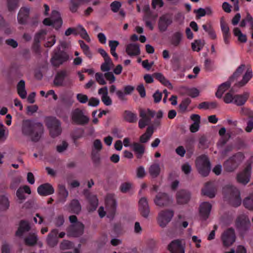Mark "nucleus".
I'll use <instances>...</instances> for the list:
<instances>
[{
	"label": "nucleus",
	"mask_w": 253,
	"mask_h": 253,
	"mask_svg": "<svg viewBox=\"0 0 253 253\" xmlns=\"http://www.w3.org/2000/svg\"><path fill=\"white\" fill-rule=\"evenodd\" d=\"M22 132L24 135L30 136L33 141H37L43 132V126L41 123L26 120L23 122Z\"/></svg>",
	"instance_id": "f257e3e1"
},
{
	"label": "nucleus",
	"mask_w": 253,
	"mask_h": 253,
	"mask_svg": "<svg viewBox=\"0 0 253 253\" xmlns=\"http://www.w3.org/2000/svg\"><path fill=\"white\" fill-rule=\"evenodd\" d=\"M69 220L71 225L67 229L68 236L78 237L82 235L84 229L83 224L78 221L77 217L75 215L70 216Z\"/></svg>",
	"instance_id": "f03ea898"
},
{
	"label": "nucleus",
	"mask_w": 253,
	"mask_h": 253,
	"mask_svg": "<svg viewBox=\"0 0 253 253\" xmlns=\"http://www.w3.org/2000/svg\"><path fill=\"white\" fill-rule=\"evenodd\" d=\"M244 159V155L241 153H238L224 162V168L227 171L232 172L238 167Z\"/></svg>",
	"instance_id": "7ed1b4c3"
},
{
	"label": "nucleus",
	"mask_w": 253,
	"mask_h": 253,
	"mask_svg": "<svg viewBox=\"0 0 253 253\" xmlns=\"http://www.w3.org/2000/svg\"><path fill=\"white\" fill-rule=\"evenodd\" d=\"M196 166L199 173L203 176H207L211 170L209 160L207 156L203 155L197 158Z\"/></svg>",
	"instance_id": "20e7f679"
},
{
	"label": "nucleus",
	"mask_w": 253,
	"mask_h": 253,
	"mask_svg": "<svg viewBox=\"0 0 253 253\" xmlns=\"http://www.w3.org/2000/svg\"><path fill=\"white\" fill-rule=\"evenodd\" d=\"M46 124L52 137H55L60 134L62 130L60 123L57 119L54 117H48Z\"/></svg>",
	"instance_id": "39448f33"
},
{
	"label": "nucleus",
	"mask_w": 253,
	"mask_h": 253,
	"mask_svg": "<svg viewBox=\"0 0 253 253\" xmlns=\"http://www.w3.org/2000/svg\"><path fill=\"white\" fill-rule=\"evenodd\" d=\"M174 215L173 211L171 210H162L157 217V222L162 228H165L171 221Z\"/></svg>",
	"instance_id": "423d86ee"
},
{
	"label": "nucleus",
	"mask_w": 253,
	"mask_h": 253,
	"mask_svg": "<svg viewBox=\"0 0 253 253\" xmlns=\"http://www.w3.org/2000/svg\"><path fill=\"white\" fill-rule=\"evenodd\" d=\"M155 112L150 109L140 110L139 116L141 118L138 122V126L140 128H144L151 122V118L155 116Z\"/></svg>",
	"instance_id": "0eeeda50"
},
{
	"label": "nucleus",
	"mask_w": 253,
	"mask_h": 253,
	"mask_svg": "<svg viewBox=\"0 0 253 253\" xmlns=\"http://www.w3.org/2000/svg\"><path fill=\"white\" fill-rule=\"evenodd\" d=\"M236 235L234 229L229 228L225 230L221 235V240L223 246H231L236 241Z\"/></svg>",
	"instance_id": "6e6552de"
},
{
	"label": "nucleus",
	"mask_w": 253,
	"mask_h": 253,
	"mask_svg": "<svg viewBox=\"0 0 253 253\" xmlns=\"http://www.w3.org/2000/svg\"><path fill=\"white\" fill-rule=\"evenodd\" d=\"M43 23L45 25L52 26L56 29L60 28L62 24L60 14L56 10L52 12L51 18H45Z\"/></svg>",
	"instance_id": "1a4fd4ad"
},
{
	"label": "nucleus",
	"mask_w": 253,
	"mask_h": 253,
	"mask_svg": "<svg viewBox=\"0 0 253 253\" xmlns=\"http://www.w3.org/2000/svg\"><path fill=\"white\" fill-rule=\"evenodd\" d=\"M69 59V56L65 51L58 50L54 53L51 59V63L54 66H59Z\"/></svg>",
	"instance_id": "9d476101"
},
{
	"label": "nucleus",
	"mask_w": 253,
	"mask_h": 253,
	"mask_svg": "<svg viewBox=\"0 0 253 253\" xmlns=\"http://www.w3.org/2000/svg\"><path fill=\"white\" fill-rule=\"evenodd\" d=\"M155 204L160 207H167L172 203L171 199L165 193H158L154 199Z\"/></svg>",
	"instance_id": "9b49d317"
},
{
	"label": "nucleus",
	"mask_w": 253,
	"mask_h": 253,
	"mask_svg": "<svg viewBox=\"0 0 253 253\" xmlns=\"http://www.w3.org/2000/svg\"><path fill=\"white\" fill-rule=\"evenodd\" d=\"M251 171L252 167L251 165H249L237 174V180L238 182L243 185L247 184L250 181Z\"/></svg>",
	"instance_id": "f8f14e48"
},
{
	"label": "nucleus",
	"mask_w": 253,
	"mask_h": 253,
	"mask_svg": "<svg viewBox=\"0 0 253 253\" xmlns=\"http://www.w3.org/2000/svg\"><path fill=\"white\" fill-rule=\"evenodd\" d=\"M185 244L182 240L177 239L171 241L168 246V249L170 253H185Z\"/></svg>",
	"instance_id": "ddd939ff"
},
{
	"label": "nucleus",
	"mask_w": 253,
	"mask_h": 253,
	"mask_svg": "<svg viewBox=\"0 0 253 253\" xmlns=\"http://www.w3.org/2000/svg\"><path fill=\"white\" fill-rule=\"evenodd\" d=\"M107 205V217L110 220H113L116 215L117 207L116 200L113 198H108L106 201Z\"/></svg>",
	"instance_id": "4468645a"
},
{
	"label": "nucleus",
	"mask_w": 253,
	"mask_h": 253,
	"mask_svg": "<svg viewBox=\"0 0 253 253\" xmlns=\"http://www.w3.org/2000/svg\"><path fill=\"white\" fill-rule=\"evenodd\" d=\"M229 190L232 193V197L230 199V202L231 205L234 207L239 206L241 203V200L240 196V193L239 191L235 187L231 186H228L224 188V190Z\"/></svg>",
	"instance_id": "2eb2a0df"
},
{
	"label": "nucleus",
	"mask_w": 253,
	"mask_h": 253,
	"mask_svg": "<svg viewBox=\"0 0 253 253\" xmlns=\"http://www.w3.org/2000/svg\"><path fill=\"white\" fill-rule=\"evenodd\" d=\"M72 120L77 124H84L88 121V117L85 115L83 111L76 109L72 113Z\"/></svg>",
	"instance_id": "dca6fc26"
},
{
	"label": "nucleus",
	"mask_w": 253,
	"mask_h": 253,
	"mask_svg": "<svg viewBox=\"0 0 253 253\" xmlns=\"http://www.w3.org/2000/svg\"><path fill=\"white\" fill-rule=\"evenodd\" d=\"M172 17L169 14H165L160 17L158 27L160 31L165 32L172 23Z\"/></svg>",
	"instance_id": "f3484780"
},
{
	"label": "nucleus",
	"mask_w": 253,
	"mask_h": 253,
	"mask_svg": "<svg viewBox=\"0 0 253 253\" xmlns=\"http://www.w3.org/2000/svg\"><path fill=\"white\" fill-rule=\"evenodd\" d=\"M139 210L141 215L147 218L150 213V208L146 198L142 197L139 201Z\"/></svg>",
	"instance_id": "a211bd4d"
},
{
	"label": "nucleus",
	"mask_w": 253,
	"mask_h": 253,
	"mask_svg": "<svg viewBox=\"0 0 253 253\" xmlns=\"http://www.w3.org/2000/svg\"><path fill=\"white\" fill-rule=\"evenodd\" d=\"M98 94L100 96L101 101L106 106H110L112 104V101L108 95V88L104 86L98 89Z\"/></svg>",
	"instance_id": "6ab92c4d"
},
{
	"label": "nucleus",
	"mask_w": 253,
	"mask_h": 253,
	"mask_svg": "<svg viewBox=\"0 0 253 253\" xmlns=\"http://www.w3.org/2000/svg\"><path fill=\"white\" fill-rule=\"evenodd\" d=\"M216 192V188L213 182H208L205 184V187L202 189V193L204 195L212 198L215 197Z\"/></svg>",
	"instance_id": "aec40b11"
},
{
	"label": "nucleus",
	"mask_w": 253,
	"mask_h": 253,
	"mask_svg": "<svg viewBox=\"0 0 253 253\" xmlns=\"http://www.w3.org/2000/svg\"><path fill=\"white\" fill-rule=\"evenodd\" d=\"M253 77V73L252 69L248 68L245 74L242 77L241 81L236 84V85L238 87H242L245 86L248 82L252 79Z\"/></svg>",
	"instance_id": "412c9836"
},
{
	"label": "nucleus",
	"mask_w": 253,
	"mask_h": 253,
	"mask_svg": "<svg viewBox=\"0 0 253 253\" xmlns=\"http://www.w3.org/2000/svg\"><path fill=\"white\" fill-rule=\"evenodd\" d=\"M211 205L208 202H203L200 206V214L201 217L203 220L207 219L210 215Z\"/></svg>",
	"instance_id": "4be33fe9"
},
{
	"label": "nucleus",
	"mask_w": 253,
	"mask_h": 253,
	"mask_svg": "<svg viewBox=\"0 0 253 253\" xmlns=\"http://www.w3.org/2000/svg\"><path fill=\"white\" fill-rule=\"evenodd\" d=\"M40 195L47 196L54 193V189L49 183H45L39 186L37 189Z\"/></svg>",
	"instance_id": "5701e85b"
},
{
	"label": "nucleus",
	"mask_w": 253,
	"mask_h": 253,
	"mask_svg": "<svg viewBox=\"0 0 253 253\" xmlns=\"http://www.w3.org/2000/svg\"><path fill=\"white\" fill-rule=\"evenodd\" d=\"M126 51L130 56H136L140 54L139 45L136 43H129L126 46Z\"/></svg>",
	"instance_id": "b1692460"
},
{
	"label": "nucleus",
	"mask_w": 253,
	"mask_h": 253,
	"mask_svg": "<svg viewBox=\"0 0 253 253\" xmlns=\"http://www.w3.org/2000/svg\"><path fill=\"white\" fill-rule=\"evenodd\" d=\"M58 230L56 229H52L48 234L46 241L48 246L53 247L56 246L58 242Z\"/></svg>",
	"instance_id": "393cba45"
},
{
	"label": "nucleus",
	"mask_w": 253,
	"mask_h": 253,
	"mask_svg": "<svg viewBox=\"0 0 253 253\" xmlns=\"http://www.w3.org/2000/svg\"><path fill=\"white\" fill-rule=\"evenodd\" d=\"M31 228L30 223L26 221H21L19 227L16 233V235L19 237H22L25 235Z\"/></svg>",
	"instance_id": "a878e982"
},
{
	"label": "nucleus",
	"mask_w": 253,
	"mask_h": 253,
	"mask_svg": "<svg viewBox=\"0 0 253 253\" xmlns=\"http://www.w3.org/2000/svg\"><path fill=\"white\" fill-rule=\"evenodd\" d=\"M183 40V34L180 32H175L171 36L170 44L173 47H177L180 45Z\"/></svg>",
	"instance_id": "bb28decb"
},
{
	"label": "nucleus",
	"mask_w": 253,
	"mask_h": 253,
	"mask_svg": "<svg viewBox=\"0 0 253 253\" xmlns=\"http://www.w3.org/2000/svg\"><path fill=\"white\" fill-rule=\"evenodd\" d=\"M161 169L158 163H154L151 164L148 169V172L152 178L157 177L160 174Z\"/></svg>",
	"instance_id": "cd10ccee"
},
{
	"label": "nucleus",
	"mask_w": 253,
	"mask_h": 253,
	"mask_svg": "<svg viewBox=\"0 0 253 253\" xmlns=\"http://www.w3.org/2000/svg\"><path fill=\"white\" fill-rule=\"evenodd\" d=\"M190 197L189 192L184 190L178 191L176 195L177 201L180 204L187 203L189 201Z\"/></svg>",
	"instance_id": "c85d7f7f"
},
{
	"label": "nucleus",
	"mask_w": 253,
	"mask_h": 253,
	"mask_svg": "<svg viewBox=\"0 0 253 253\" xmlns=\"http://www.w3.org/2000/svg\"><path fill=\"white\" fill-rule=\"evenodd\" d=\"M69 195L68 191L64 185L59 184L58 185V195L59 201L61 202H64Z\"/></svg>",
	"instance_id": "c756f323"
},
{
	"label": "nucleus",
	"mask_w": 253,
	"mask_h": 253,
	"mask_svg": "<svg viewBox=\"0 0 253 253\" xmlns=\"http://www.w3.org/2000/svg\"><path fill=\"white\" fill-rule=\"evenodd\" d=\"M132 150L134 152L136 157L140 159L145 152V147L143 145L138 143H133L131 146Z\"/></svg>",
	"instance_id": "7c9ffc66"
},
{
	"label": "nucleus",
	"mask_w": 253,
	"mask_h": 253,
	"mask_svg": "<svg viewBox=\"0 0 253 253\" xmlns=\"http://www.w3.org/2000/svg\"><path fill=\"white\" fill-rule=\"evenodd\" d=\"M30 12V8L28 7H22L18 14L17 19L19 23H24L27 18Z\"/></svg>",
	"instance_id": "2f4dec72"
},
{
	"label": "nucleus",
	"mask_w": 253,
	"mask_h": 253,
	"mask_svg": "<svg viewBox=\"0 0 253 253\" xmlns=\"http://www.w3.org/2000/svg\"><path fill=\"white\" fill-rule=\"evenodd\" d=\"M232 81L230 79L227 82L222 84L218 87L216 93V96L218 98H221L223 93L230 86Z\"/></svg>",
	"instance_id": "473e14b6"
},
{
	"label": "nucleus",
	"mask_w": 253,
	"mask_h": 253,
	"mask_svg": "<svg viewBox=\"0 0 253 253\" xmlns=\"http://www.w3.org/2000/svg\"><path fill=\"white\" fill-rule=\"evenodd\" d=\"M67 76V72L65 71L59 72L54 80V83L56 85H62L64 83L65 79Z\"/></svg>",
	"instance_id": "72a5a7b5"
},
{
	"label": "nucleus",
	"mask_w": 253,
	"mask_h": 253,
	"mask_svg": "<svg viewBox=\"0 0 253 253\" xmlns=\"http://www.w3.org/2000/svg\"><path fill=\"white\" fill-rule=\"evenodd\" d=\"M17 92L19 95L22 99H24L27 96V91L25 89V84L23 80H21L17 86Z\"/></svg>",
	"instance_id": "f704fd0d"
},
{
	"label": "nucleus",
	"mask_w": 253,
	"mask_h": 253,
	"mask_svg": "<svg viewBox=\"0 0 253 253\" xmlns=\"http://www.w3.org/2000/svg\"><path fill=\"white\" fill-rule=\"evenodd\" d=\"M250 220L245 214L240 215L237 219L236 225L239 227H242L250 224Z\"/></svg>",
	"instance_id": "c9c22d12"
},
{
	"label": "nucleus",
	"mask_w": 253,
	"mask_h": 253,
	"mask_svg": "<svg viewBox=\"0 0 253 253\" xmlns=\"http://www.w3.org/2000/svg\"><path fill=\"white\" fill-rule=\"evenodd\" d=\"M249 94L246 93L243 95H237L234 96V102L235 104L241 106L245 104L248 97Z\"/></svg>",
	"instance_id": "e433bc0d"
},
{
	"label": "nucleus",
	"mask_w": 253,
	"mask_h": 253,
	"mask_svg": "<svg viewBox=\"0 0 253 253\" xmlns=\"http://www.w3.org/2000/svg\"><path fill=\"white\" fill-rule=\"evenodd\" d=\"M153 133V128L152 126H149L145 133L142 134L140 137V141L141 143H146L147 142Z\"/></svg>",
	"instance_id": "4c0bfd02"
},
{
	"label": "nucleus",
	"mask_w": 253,
	"mask_h": 253,
	"mask_svg": "<svg viewBox=\"0 0 253 253\" xmlns=\"http://www.w3.org/2000/svg\"><path fill=\"white\" fill-rule=\"evenodd\" d=\"M124 117L126 122L131 123L136 122L137 118L136 114L129 111L125 112Z\"/></svg>",
	"instance_id": "58836bf2"
},
{
	"label": "nucleus",
	"mask_w": 253,
	"mask_h": 253,
	"mask_svg": "<svg viewBox=\"0 0 253 253\" xmlns=\"http://www.w3.org/2000/svg\"><path fill=\"white\" fill-rule=\"evenodd\" d=\"M154 76L163 84L168 87L172 88V85L171 83L163 76L162 74L160 73H157L154 74Z\"/></svg>",
	"instance_id": "ea45409f"
},
{
	"label": "nucleus",
	"mask_w": 253,
	"mask_h": 253,
	"mask_svg": "<svg viewBox=\"0 0 253 253\" xmlns=\"http://www.w3.org/2000/svg\"><path fill=\"white\" fill-rule=\"evenodd\" d=\"M194 12L197 14V16L199 18L205 16L206 14L211 15L212 13V10L210 7H207L205 9L199 8L197 10H194Z\"/></svg>",
	"instance_id": "a19ab883"
},
{
	"label": "nucleus",
	"mask_w": 253,
	"mask_h": 253,
	"mask_svg": "<svg viewBox=\"0 0 253 253\" xmlns=\"http://www.w3.org/2000/svg\"><path fill=\"white\" fill-rule=\"evenodd\" d=\"M9 202L6 195L0 196V210L5 211L8 209Z\"/></svg>",
	"instance_id": "79ce46f5"
},
{
	"label": "nucleus",
	"mask_w": 253,
	"mask_h": 253,
	"mask_svg": "<svg viewBox=\"0 0 253 253\" xmlns=\"http://www.w3.org/2000/svg\"><path fill=\"white\" fill-rule=\"evenodd\" d=\"M245 65L241 64L240 65L233 73V75L229 78L230 80H231L232 82L234 79H237L241 76V75L243 74L244 71L245 70Z\"/></svg>",
	"instance_id": "37998d69"
},
{
	"label": "nucleus",
	"mask_w": 253,
	"mask_h": 253,
	"mask_svg": "<svg viewBox=\"0 0 253 253\" xmlns=\"http://www.w3.org/2000/svg\"><path fill=\"white\" fill-rule=\"evenodd\" d=\"M233 34L238 38L239 41L242 42H246L247 41L246 36L243 34L239 28H235L233 29Z\"/></svg>",
	"instance_id": "c03bdc74"
},
{
	"label": "nucleus",
	"mask_w": 253,
	"mask_h": 253,
	"mask_svg": "<svg viewBox=\"0 0 253 253\" xmlns=\"http://www.w3.org/2000/svg\"><path fill=\"white\" fill-rule=\"evenodd\" d=\"M80 35L82 38L84 39L87 42H89L90 39L86 31L81 25L77 26L76 35Z\"/></svg>",
	"instance_id": "a18cd8bd"
},
{
	"label": "nucleus",
	"mask_w": 253,
	"mask_h": 253,
	"mask_svg": "<svg viewBox=\"0 0 253 253\" xmlns=\"http://www.w3.org/2000/svg\"><path fill=\"white\" fill-rule=\"evenodd\" d=\"M38 240V236L36 233L30 234L28 237L25 239V242L28 245H34Z\"/></svg>",
	"instance_id": "49530a36"
},
{
	"label": "nucleus",
	"mask_w": 253,
	"mask_h": 253,
	"mask_svg": "<svg viewBox=\"0 0 253 253\" xmlns=\"http://www.w3.org/2000/svg\"><path fill=\"white\" fill-rule=\"evenodd\" d=\"M245 207L250 211H253V195L246 197L243 201Z\"/></svg>",
	"instance_id": "de8ad7c7"
},
{
	"label": "nucleus",
	"mask_w": 253,
	"mask_h": 253,
	"mask_svg": "<svg viewBox=\"0 0 253 253\" xmlns=\"http://www.w3.org/2000/svg\"><path fill=\"white\" fill-rule=\"evenodd\" d=\"M204 45V41L196 40L192 43V48L194 51H199L203 48Z\"/></svg>",
	"instance_id": "09e8293b"
},
{
	"label": "nucleus",
	"mask_w": 253,
	"mask_h": 253,
	"mask_svg": "<svg viewBox=\"0 0 253 253\" xmlns=\"http://www.w3.org/2000/svg\"><path fill=\"white\" fill-rule=\"evenodd\" d=\"M113 65L112 62L110 58L104 59V62L102 64L101 69L102 71L105 72L110 70Z\"/></svg>",
	"instance_id": "8fccbe9b"
},
{
	"label": "nucleus",
	"mask_w": 253,
	"mask_h": 253,
	"mask_svg": "<svg viewBox=\"0 0 253 253\" xmlns=\"http://www.w3.org/2000/svg\"><path fill=\"white\" fill-rule=\"evenodd\" d=\"M68 147V143L66 141H62L56 146V150L58 153H61L65 151Z\"/></svg>",
	"instance_id": "3c124183"
},
{
	"label": "nucleus",
	"mask_w": 253,
	"mask_h": 253,
	"mask_svg": "<svg viewBox=\"0 0 253 253\" xmlns=\"http://www.w3.org/2000/svg\"><path fill=\"white\" fill-rule=\"evenodd\" d=\"M136 177L138 178H144L146 174L144 167L141 166L137 168L136 169Z\"/></svg>",
	"instance_id": "603ef678"
},
{
	"label": "nucleus",
	"mask_w": 253,
	"mask_h": 253,
	"mask_svg": "<svg viewBox=\"0 0 253 253\" xmlns=\"http://www.w3.org/2000/svg\"><path fill=\"white\" fill-rule=\"evenodd\" d=\"M71 210L73 212L78 213L81 210V206L78 201L74 200L71 203Z\"/></svg>",
	"instance_id": "864d4df0"
},
{
	"label": "nucleus",
	"mask_w": 253,
	"mask_h": 253,
	"mask_svg": "<svg viewBox=\"0 0 253 253\" xmlns=\"http://www.w3.org/2000/svg\"><path fill=\"white\" fill-rule=\"evenodd\" d=\"M240 113L241 115L248 117L249 118L253 119V112L247 108H242L241 109Z\"/></svg>",
	"instance_id": "5fc2aeb1"
},
{
	"label": "nucleus",
	"mask_w": 253,
	"mask_h": 253,
	"mask_svg": "<svg viewBox=\"0 0 253 253\" xmlns=\"http://www.w3.org/2000/svg\"><path fill=\"white\" fill-rule=\"evenodd\" d=\"M224 101L226 103H231L234 102V96L231 92L226 93L223 98Z\"/></svg>",
	"instance_id": "6e6d98bb"
},
{
	"label": "nucleus",
	"mask_w": 253,
	"mask_h": 253,
	"mask_svg": "<svg viewBox=\"0 0 253 253\" xmlns=\"http://www.w3.org/2000/svg\"><path fill=\"white\" fill-rule=\"evenodd\" d=\"M220 27L223 35L230 34L229 28L223 20L220 21Z\"/></svg>",
	"instance_id": "4d7b16f0"
},
{
	"label": "nucleus",
	"mask_w": 253,
	"mask_h": 253,
	"mask_svg": "<svg viewBox=\"0 0 253 253\" xmlns=\"http://www.w3.org/2000/svg\"><path fill=\"white\" fill-rule=\"evenodd\" d=\"M72 246V243L67 240H64L60 245V248L62 250L70 249Z\"/></svg>",
	"instance_id": "13d9d810"
},
{
	"label": "nucleus",
	"mask_w": 253,
	"mask_h": 253,
	"mask_svg": "<svg viewBox=\"0 0 253 253\" xmlns=\"http://www.w3.org/2000/svg\"><path fill=\"white\" fill-rule=\"evenodd\" d=\"M18 0H7L8 7L10 10H13L18 7Z\"/></svg>",
	"instance_id": "bf43d9fd"
},
{
	"label": "nucleus",
	"mask_w": 253,
	"mask_h": 253,
	"mask_svg": "<svg viewBox=\"0 0 253 253\" xmlns=\"http://www.w3.org/2000/svg\"><path fill=\"white\" fill-rule=\"evenodd\" d=\"M190 102L191 100L189 98H186L184 99L179 105L180 109L183 111H185Z\"/></svg>",
	"instance_id": "052dcab7"
},
{
	"label": "nucleus",
	"mask_w": 253,
	"mask_h": 253,
	"mask_svg": "<svg viewBox=\"0 0 253 253\" xmlns=\"http://www.w3.org/2000/svg\"><path fill=\"white\" fill-rule=\"evenodd\" d=\"M46 35L45 31L42 30L37 33L35 37V41L36 42H39L40 41L43 39L44 36Z\"/></svg>",
	"instance_id": "680f3d73"
},
{
	"label": "nucleus",
	"mask_w": 253,
	"mask_h": 253,
	"mask_svg": "<svg viewBox=\"0 0 253 253\" xmlns=\"http://www.w3.org/2000/svg\"><path fill=\"white\" fill-rule=\"evenodd\" d=\"M121 3L118 1H115L113 2L110 5L111 10L114 12H118L119 11L120 8L121 7Z\"/></svg>",
	"instance_id": "e2e57ef3"
},
{
	"label": "nucleus",
	"mask_w": 253,
	"mask_h": 253,
	"mask_svg": "<svg viewBox=\"0 0 253 253\" xmlns=\"http://www.w3.org/2000/svg\"><path fill=\"white\" fill-rule=\"evenodd\" d=\"M105 78L109 82L110 84L115 82L116 78L112 72H106L104 74Z\"/></svg>",
	"instance_id": "0e129e2a"
},
{
	"label": "nucleus",
	"mask_w": 253,
	"mask_h": 253,
	"mask_svg": "<svg viewBox=\"0 0 253 253\" xmlns=\"http://www.w3.org/2000/svg\"><path fill=\"white\" fill-rule=\"evenodd\" d=\"M187 93L192 97H196L199 96V91L196 88H192L188 89Z\"/></svg>",
	"instance_id": "69168bd1"
},
{
	"label": "nucleus",
	"mask_w": 253,
	"mask_h": 253,
	"mask_svg": "<svg viewBox=\"0 0 253 253\" xmlns=\"http://www.w3.org/2000/svg\"><path fill=\"white\" fill-rule=\"evenodd\" d=\"M55 37L54 36H51L47 39V41L45 43V46L50 47L55 44Z\"/></svg>",
	"instance_id": "338daca9"
},
{
	"label": "nucleus",
	"mask_w": 253,
	"mask_h": 253,
	"mask_svg": "<svg viewBox=\"0 0 253 253\" xmlns=\"http://www.w3.org/2000/svg\"><path fill=\"white\" fill-rule=\"evenodd\" d=\"M77 100L81 103H85L88 100L87 96L82 93H79L77 95Z\"/></svg>",
	"instance_id": "774afa93"
}]
</instances>
